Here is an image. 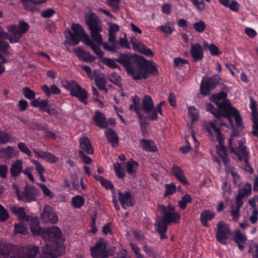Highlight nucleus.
<instances>
[{"mask_svg":"<svg viewBox=\"0 0 258 258\" xmlns=\"http://www.w3.org/2000/svg\"><path fill=\"white\" fill-rule=\"evenodd\" d=\"M61 235V232L57 226H52L47 229L45 236H47V241L42 248L43 255L41 258H55L62 254L63 247L56 243ZM38 252V246L27 245L20 247L12 258H36Z\"/></svg>","mask_w":258,"mask_h":258,"instance_id":"1","label":"nucleus"},{"mask_svg":"<svg viewBox=\"0 0 258 258\" xmlns=\"http://www.w3.org/2000/svg\"><path fill=\"white\" fill-rule=\"evenodd\" d=\"M164 104V101L160 102L155 107L154 102L151 97L149 95H145L142 100L140 108L145 113L148 114L146 118L155 120L158 119V113L162 115V106Z\"/></svg>","mask_w":258,"mask_h":258,"instance_id":"2","label":"nucleus"},{"mask_svg":"<svg viewBox=\"0 0 258 258\" xmlns=\"http://www.w3.org/2000/svg\"><path fill=\"white\" fill-rule=\"evenodd\" d=\"M139 62L137 63V71L135 80L146 79L149 73L153 75L157 73L155 63L148 61L142 56H138Z\"/></svg>","mask_w":258,"mask_h":258,"instance_id":"3","label":"nucleus"},{"mask_svg":"<svg viewBox=\"0 0 258 258\" xmlns=\"http://www.w3.org/2000/svg\"><path fill=\"white\" fill-rule=\"evenodd\" d=\"M8 28L5 39H9L11 43H15L18 42L23 35L28 31L29 25L26 22H20L18 26L10 25Z\"/></svg>","mask_w":258,"mask_h":258,"instance_id":"4","label":"nucleus"},{"mask_svg":"<svg viewBox=\"0 0 258 258\" xmlns=\"http://www.w3.org/2000/svg\"><path fill=\"white\" fill-rule=\"evenodd\" d=\"M72 29L73 33L81 37V40L86 45L90 46L93 52L99 57L103 56L104 53L101 50L97 45H96L93 41L85 32L84 29L80 24H73Z\"/></svg>","mask_w":258,"mask_h":258,"instance_id":"5","label":"nucleus"},{"mask_svg":"<svg viewBox=\"0 0 258 258\" xmlns=\"http://www.w3.org/2000/svg\"><path fill=\"white\" fill-rule=\"evenodd\" d=\"M91 255L93 258H108L113 255L114 251L107 247V242L100 239L94 246L90 248Z\"/></svg>","mask_w":258,"mask_h":258,"instance_id":"6","label":"nucleus"},{"mask_svg":"<svg viewBox=\"0 0 258 258\" xmlns=\"http://www.w3.org/2000/svg\"><path fill=\"white\" fill-rule=\"evenodd\" d=\"M64 87L70 92L72 96L78 98L80 101L85 104L87 103L88 93L86 90L81 87L76 82H67L66 85H64Z\"/></svg>","mask_w":258,"mask_h":258,"instance_id":"7","label":"nucleus"},{"mask_svg":"<svg viewBox=\"0 0 258 258\" xmlns=\"http://www.w3.org/2000/svg\"><path fill=\"white\" fill-rule=\"evenodd\" d=\"M209 124L216 134L217 140L218 141L219 144L216 146V152L222 159L225 166H227L228 164L229 159L226 155V149L223 145V142L224 139L223 136L221 134L220 130L216 127L214 123L210 122Z\"/></svg>","mask_w":258,"mask_h":258,"instance_id":"8","label":"nucleus"},{"mask_svg":"<svg viewBox=\"0 0 258 258\" xmlns=\"http://www.w3.org/2000/svg\"><path fill=\"white\" fill-rule=\"evenodd\" d=\"M137 60L136 62V66L134 65V59L130 54H121L119 57L116 59V61L122 64L125 68L126 71L135 80L137 71V63L139 62L138 56Z\"/></svg>","mask_w":258,"mask_h":258,"instance_id":"9","label":"nucleus"},{"mask_svg":"<svg viewBox=\"0 0 258 258\" xmlns=\"http://www.w3.org/2000/svg\"><path fill=\"white\" fill-rule=\"evenodd\" d=\"M13 188L16 190L18 198L19 200L25 202H31L35 200L37 194V189L31 186H26L24 190L21 192L16 185H13Z\"/></svg>","mask_w":258,"mask_h":258,"instance_id":"10","label":"nucleus"},{"mask_svg":"<svg viewBox=\"0 0 258 258\" xmlns=\"http://www.w3.org/2000/svg\"><path fill=\"white\" fill-rule=\"evenodd\" d=\"M226 97V93L221 92L218 94H212L210 97V100L217 105L219 109L225 113L232 107Z\"/></svg>","mask_w":258,"mask_h":258,"instance_id":"11","label":"nucleus"},{"mask_svg":"<svg viewBox=\"0 0 258 258\" xmlns=\"http://www.w3.org/2000/svg\"><path fill=\"white\" fill-rule=\"evenodd\" d=\"M221 78L218 75L203 79L200 86V91L202 95H207L218 85Z\"/></svg>","mask_w":258,"mask_h":258,"instance_id":"12","label":"nucleus"},{"mask_svg":"<svg viewBox=\"0 0 258 258\" xmlns=\"http://www.w3.org/2000/svg\"><path fill=\"white\" fill-rule=\"evenodd\" d=\"M159 209L163 214L164 220L167 223L176 222L180 218V214L175 212V208L171 205H169L167 207L159 206Z\"/></svg>","mask_w":258,"mask_h":258,"instance_id":"13","label":"nucleus"},{"mask_svg":"<svg viewBox=\"0 0 258 258\" xmlns=\"http://www.w3.org/2000/svg\"><path fill=\"white\" fill-rule=\"evenodd\" d=\"M231 231L229 225L223 221H220L217 224L216 237L217 240L221 244H226V239L231 234Z\"/></svg>","mask_w":258,"mask_h":258,"instance_id":"14","label":"nucleus"},{"mask_svg":"<svg viewBox=\"0 0 258 258\" xmlns=\"http://www.w3.org/2000/svg\"><path fill=\"white\" fill-rule=\"evenodd\" d=\"M245 140L242 139L238 141V147L237 148H232L231 151L238 156L239 160H243L245 163L247 165L248 163V157L246 151V147L243 145Z\"/></svg>","mask_w":258,"mask_h":258,"instance_id":"15","label":"nucleus"},{"mask_svg":"<svg viewBox=\"0 0 258 258\" xmlns=\"http://www.w3.org/2000/svg\"><path fill=\"white\" fill-rule=\"evenodd\" d=\"M251 192V186L249 183H246L239 188L236 197V201L238 207H242L243 204V199L249 196Z\"/></svg>","mask_w":258,"mask_h":258,"instance_id":"16","label":"nucleus"},{"mask_svg":"<svg viewBox=\"0 0 258 258\" xmlns=\"http://www.w3.org/2000/svg\"><path fill=\"white\" fill-rule=\"evenodd\" d=\"M131 42L135 50L138 51L140 53L148 56H153L154 55V53L151 49L148 48L145 45L139 41L136 38H132Z\"/></svg>","mask_w":258,"mask_h":258,"instance_id":"17","label":"nucleus"},{"mask_svg":"<svg viewBox=\"0 0 258 258\" xmlns=\"http://www.w3.org/2000/svg\"><path fill=\"white\" fill-rule=\"evenodd\" d=\"M85 21L91 31H103L101 21L96 16L91 15L86 17Z\"/></svg>","mask_w":258,"mask_h":258,"instance_id":"18","label":"nucleus"},{"mask_svg":"<svg viewBox=\"0 0 258 258\" xmlns=\"http://www.w3.org/2000/svg\"><path fill=\"white\" fill-rule=\"evenodd\" d=\"M190 53L194 62L202 60L204 57L203 49L199 43L192 44Z\"/></svg>","mask_w":258,"mask_h":258,"instance_id":"19","label":"nucleus"},{"mask_svg":"<svg viewBox=\"0 0 258 258\" xmlns=\"http://www.w3.org/2000/svg\"><path fill=\"white\" fill-rule=\"evenodd\" d=\"M41 218L45 222H49L52 224L56 223L58 218L51 207L46 206L41 215Z\"/></svg>","mask_w":258,"mask_h":258,"instance_id":"20","label":"nucleus"},{"mask_svg":"<svg viewBox=\"0 0 258 258\" xmlns=\"http://www.w3.org/2000/svg\"><path fill=\"white\" fill-rule=\"evenodd\" d=\"M232 116L235 118L237 125L238 126H241L242 125L241 117L240 116L238 110L233 106L224 114V117L227 118L230 123L233 124V120L232 119Z\"/></svg>","mask_w":258,"mask_h":258,"instance_id":"21","label":"nucleus"},{"mask_svg":"<svg viewBox=\"0 0 258 258\" xmlns=\"http://www.w3.org/2000/svg\"><path fill=\"white\" fill-rule=\"evenodd\" d=\"M73 51L80 59L85 62H92L96 59L94 56L91 55L89 52L84 50L81 47L74 49Z\"/></svg>","mask_w":258,"mask_h":258,"instance_id":"22","label":"nucleus"},{"mask_svg":"<svg viewBox=\"0 0 258 258\" xmlns=\"http://www.w3.org/2000/svg\"><path fill=\"white\" fill-rule=\"evenodd\" d=\"M118 199L122 207L124 209H127L130 206H132V196L130 192L127 191L118 192Z\"/></svg>","mask_w":258,"mask_h":258,"instance_id":"23","label":"nucleus"},{"mask_svg":"<svg viewBox=\"0 0 258 258\" xmlns=\"http://www.w3.org/2000/svg\"><path fill=\"white\" fill-rule=\"evenodd\" d=\"M233 240L237 243L238 248L243 250L244 248V244L246 243L247 238L239 230H235L233 236Z\"/></svg>","mask_w":258,"mask_h":258,"instance_id":"24","label":"nucleus"},{"mask_svg":"<svg viewBox=\"0 0 258 258\" xmlns=\"http://www.w3.org/2000/svg\"><path fill=\"white\" fill-rule=\"evenodd\" d=\"M80 147L82 152H85L88 154H92L93 150L91 142L88 137H82L79 139Z\"/></svg>","mask_w":258,"mask_h":258,"instance_id":"25","label":"nucleus"},{"mask_svg":"<svg viewBox=\"0 0 258 258\" xmlns=\"http://www.w3.org/2000/svg\"><path fill=\"white\" fill-rule=\"evenodd\" d=\"M93 120L95 124L100 128H105L108 125L104 114L98 110L95 111Z\"/></svg>","mask_w":258,"mask_h":258,"instance_id":"26","label":"nucleus"},{"mask_svg":"<svg viewBox=\"0 0 258 258\" xmlns=\"http://www.w3.org/2000/svg\"><path fill=\"white\" fill-rule=\"evenodd\" d=\"M23 162L21 160L18 159L13 163L10 168V173L13 177H18L22 172Z\"/></svg>","mask_w":258,"mask_h":258,"instance_id":"27","label":"nucleus"},{"mask_svg":"<svg viewBox=\"0 0 258 258\" xmlns=\"http://www.w3.org/2000/svg\"><path fill=\"white\" fill-rule=\"evenodd\" d=\"M171 172L173 175L181 183L184 184H187L188 181L184 176V172L180 167L174 165L171 169Z\"/></svg>","mask_w":258,"mask_h":258,"instance_id":"28","label":"nucleus"},{"mask_svg":"<svg viewBox=\"0 0 258 258\" xmlns=\"http://www.w3.org/2000/svg\"><path fill=\"white\" fill-rule=\"evenodd\" d=\"M105 133L107 141L110 143L113 147H115L118 145V137L112 128H107L105 131Z\"/></svg>","mask_w":258,"mask_h":258,"instance_id":"29","label":"nucleus"},{"mask_svg":"<svg viewBox=\"0 0 258 258\" xmlns=\"http://www.w3.org/2000/svg\"><path fill=\"white\" fill-rule=\"evenodd\" d=\"M215 214L214 212L209 210H205L203 212L200 216V220L202 224L206 227H208V221L212 220L215 217Z\"/></svg>","mask_w":258,"mask_h":258,"instance_id":"30","label":"nucleus"},{"mask_svg":"<svg viewBox=\"0 0 258 258\" xmlns=\"http://www.w3.org/2000/svg\"><path fill=\"white\" fill-rule=\"evenodd\" d=\"M13 249V245L2 242L0 243V258H9Z\"/></svg>","mask_w":258,"mask_h":258,"instance_id":"31","label":"nucleus"},{"mask_svg":"<svg viewBox=\"0 0 258 258\" xmlns=\"http://www.w3.org/2000/svg\"><path fill=\"white\" fill-rule=\"evenodd\" d=\"M66 37H69L70 39V42L66 41H64V45L68 50V51H70L68 48V45L70 44H72L74 45H77L81 40V37L79 36H78L75 34L72 33L70 30H68L66 32Z\"/></svg>","mask_w":258,"mask_h":258,"instance_id":"32","label":"nucleus"},{"mask_svg":"<svg viewBox=\"0 0 258 258\" xmlns=\"http://www.w3.org/2000/svg\"><path fill=\"white\" fill-rule=\"evenodd\" d=\"M10 209L13 214L18 217L21 220H28L23 207H19L16 206L11 205Z\"/></svg>","mask_w":258,"mask_h":258,"instance_id":"33","label":"nucleus"},{"mask_svg":"<svg viewBox=\"0 0 258 258\" xmlns=\"http://www.w3.org/2000/svg\"><path fill=\"white\" fill-rule=\"evenodd\" d=\"M141 145L144 150L148 152H155L157 148L154 142L152 141L142 139L140 141Z\"/></svg>","mask_w":258,"mask_h":258,"instance_id":"34","label":"nucleus"},{"mask_svg":"<svg viewBox=\"0 0 258 258\" xmlns=\"http://www.w3.org/2000/svg\"><path fill=\"white\" fill-rule=\"evenodd\" d=\"M130 109L131 110L135 111L137 114L141 126L145 127L147 124L146 117L140 112L139 108L134 104H131L130 105Z\"/></svg>","mask_w":258,"mask_h":258,"instance_id":"35","label":"nucleus"},{"mask_svg":"<svg viewBox=\"0 0 258 258\" xmlns=\"http://www.w3.org/2000/svg\"><path fill=\"white\" fill-rule=\"evenodd\" d=\"M206 109L207 111L214 114V116L217 118L218 120H220L221 117L224 116L225 112L220 109H216L211 103H208L206 105Z\"/></svg>","mask_w":258,"mask_h":258,"instance_id":"36","label":"nucleus"},{"mask_svg":"<svg viewBox=\"0 0 258 258\" xmlns=\"http://www.w3.org/2000/svg\"><path fill=\"white\" fill-rule=\"evenodd\" d=\"M139 164L134 160H131L125 163L127 173L131 175H134L138 168Z\"/></svg>","mask_w":258,"mask_h":258,"instance_id":"37","label":"nucleus"},{"mask_svg":"<svg viewBox=\"0 0 258 258\" xmlns=\"http://www.w3.org/2000/svg\"><path fill=\"white\" fill-rule=\"evenodd\" d=\"M168 224L163 219L158 218L155 224L156 229L158 232H166Z\"/></svg>","mask_w":258,"mask_h":258,"instance_id":"38","label":"nucleus"},{"mask_svg":"<svg viewBox=\"0 0 258 258\" xmlns=\"http://www.w3.org/2000/svg\"><path fill=\"white\" fill-rule=\"evenodd\" d=\"M173 25V23L168 22L163 25L159 26L157 29L167 35H170L174 30Z\"/></svg>","mask_w":258,"mask_h":258,"instance_id":"39","label":"nucleus"},{"mask_svg":"<svg viewBox=\"0 0 258 258\" xmlns=\"http://www.w3.org/2000/svg\"><path fill=\"white\" fill-rule=\"evenodd\" d=\"M102 31H91L90 35L93 40L95 41L96 43H95L96 45H97L99 48V46L101 45L103 42V39L102 37V35L100 34V32Z\"/></svg>","mask_w":258,"mask_h":258,"instance_id":"40","label":"nucleus"},{"mask_svg":"<svg viewBox=\"0 0 258 258\" xmlns=\"http://www.w3.org/2000/svg\"><path fill=\"white\" fill-rule=\"evenodd\" d=\"M33 163L35 166V169L39 174L40 178L42 182H45L46 179L43 175L44 173L45 172V169L41 165V164L36 160H33Z\"/></svg>","mask_w":258,"mask_h":258,"instance_id":"41","label":"nucleus"},{"mask_svg":"<svg viewBox=\"0 0 258 258\" xmlns=\"http://www.w3.org/2000/svg\"><path fill=\"white\" fill-rule=\"evenodd\" d=\"M256 102L252 99L251 100L250 108L252 111L253 122L254 123V126L256 127L258 125V112L256 111Z\"/></svg>","mask_w":258,"mask_h":258,"instance_id":"42","label":"nucleus"},{"mask_svg":"<svg viewBox=\"0 0 258 258\" xmlns=\"http://www.w3.org/2000/svg\"><path fill=\"white\" fill-rule=\"evenodd\" d=\"M31 222L30 228L32 232L35 234H38L40 231L39 219L33 218L31 220Z\"/></svg>","mask_w":258,"mask_h":258,"instance_id":"43","label":"nucleus"},{"mask_svg":"<svg viewBox=\"0 0 258 258\" xmlns=\"http://www.w3.org/2000/svg\"><path fill=\"white\" fill-rule=\"evenodd\" d=\"M192 198L190 196L186 194L182 197L181 200L178 202V206L181 209H184L187 203H189L191 202Z\"/></svg>","mask_w":258,"mask_h":258,"instance_id":"44","label":"nucleus"},{"mask_svg":"<svg viewBox=\"0 0 258 258\" xmlns=\"http://www.w3.org/2000/svg\"><path fill=\"white\" fill-rule=\"evenodd\" d=\"M143 248L146 253L148 255V256L151 257L152 258H156L158 257V253L152 247L148 246L146 244H145L144 245Z\"/></svg>","mask_w":258,"mask_h":258,"instance_id":"45","label":"nucleus"},{"mask_svg":"<svg viewBox=\"0 0 258 258\" xmlns=\"http://www.w3.org/2000/svg\"><path fill=\"white\" fill-rule=\"evenodd\" d=\"M113 166L117 176L119 178H124L125 176V172L122 169L121 164L117 162L114 164Z\"/></svg>","mask_w":258,"mask_h":258,"instance_id":"46","label":"nucleus"},{"mask_svg":"<svg viewBox=\"0 0 258 258\" xmlns=\"http://www.w3.org/2000/svg\"><path fill=\"white\" fill-rule=\"evenodd\" d=\"M95 81L96 85L100 90H105L106 92L107 91L105 88L106 81L104 77H97Z\"/></svg>","mask_w":258,"mask_h":258,"instance_id":"47","label":"nucleus"},{"mask_svg":"<svg viewBox=\"0 0 258 258\" xmlns=\"http://www.w3.org/2000/svg\"><path fill=\"white\" fill-rule=\"evenodd\" d=\"M84 203V199L80 196H77L72 199V204L76 208H80Z\"/></svg>","mask_w":258,"mask_h":258,"instance_id":"48","label":"nucleus"},{"mask_svg":"<svg viewBox=\"0 0 258 258\" xmlns=\"http://www.w3.org/2000/svg\"><path fill=\"white\" fill-rule=\"evenodd\" d=\"M193 28L197 32L202 33L206 29V25L204 21H199L193 24Z\"/></svg>","mask_w":258,"mask_h":258,"instance_id":"49","label":"nucleus"},{"mask_svg":"<svg viewBox=\"0 0 258 258\" xmlns=\"http://www.w3.org/2000/svg\"><path fill=\"white\" fill-rule=\"evenodd\" d=\"M165 191L164 193V196L165 197L172 195L176 191V186L173 183L166 184L165 185Z\"/></svg>","mask_w":258,"mask_h":258,"instance_id":"50","label":"nucleus"},{"mask_svg":"<svg viewBox=\"0 0 258 258\" xmlns=\"http://www.w3.org/2000/svg\"><path fill=\"white\" fill-rule=\"evenodd\" d=\"M43 160L51 163H56L59 161L57 157L48 152H45Z\"/></svg>","mask_w":258,"mask_h":258,"instance_id":"51","label":"nucleus"},{"mask_svg":"<svg viewBox=\"0 0 258 258\" xmlns=\"http://www.w3.org/2000/svg\"><path fill=\"white\" fill-rule=\"evenodd\" d=\"M81 68L87 73L88 77L91 80H93L94 79L95 76L96 75L97 72L96 70H94V71L92 72L90 67L85 65L82 66Z\"/></svg>","mask_w":258,"mask_h":258,"instance_id":"52","label":"nucleus"},{"mask_svg":"<svg viewBox=\"0 0 258 258\" xmlns=\"http://www.w3.org/2000/svg\"><path fill=\"white\" fill-rule=\"evenodd\" d=\"M241 207H238L236 203V201H235V207L234 206H232L231 208L232 210L231 212V214L232 216L233 219L234 220H237L240 216L239 213V209Z\"/></svg>","mask_w":258,"mask_h":258,"instance_id":"53","label":"nucleus"},{"mask_svg":"<svg viewBox=\"0 0 258 258\" xmlns=\"http://www.w3.org/2000/svg\"><path fill=\"white\" fill-rule=\"evenodd\" d=\"M188 113L192 122L198 119V112L194 106H190L188 108Z\"/></svg>","mask_w":258,"mask_h":258,"instance_id":"54","label":"nucleus"},{"mask_svg":"<svg viewBox=\"0 0 258 258\" xmlns=\"http://www.w3.org/2000/svg\"><path fill=\"white\" fill-rule=\"evenodd\" d=\"M23 93L24 96L29 99H33L35 97V92L28 87L23 88Z\"/></svg>","mask_w":258,"mask_h":258,"instance_id":"55","label":"nucleus"},{"mask_svg":"<svg viewBox=\"0 0 258 258\" xmlns=\"http://www.w3.org/2000/svg\"><path fill=\"white\" fill-rule=\"evenodd\" d=\"M101 45H102L103 48L107 51H111V52H113L116 51L117 47V44L110 43L109 44L106 42H103L101 44Z\"/></svg>","mask_w":258,"mask_h":258,"instance_id":"56","label":"nucleus"},{"mask_svg":"<svg viewBox=\"0 0 258 258\" xmlns=\"http://www.w3.org/2000/svg\"><path fill=\"white\" fill-rule=\"evenodd\" d=\"M102 62L109 68L115 69L118 67L115 61L109 58L105 57L103 58Z\"/></svg>","mask_w":258,"mask_h":258,"instance_id":"57","label":"nucleus"},{"mask_svg":"<svg viewBox=\"0 0 258 258\" xmlns=\"http://www.w3.org/2000/svg\"><path fill=\"white\" fill-rule=\"evenodd\" d=\"M9 217L8 211L0 204V221L4 222L7 221Z\"/></svg>","mask_w":258,"mask_h":258,"instance_id":"58","label":"nucleus"},{"mask_svg":"<svg viewBox=\"0 0 258 258\" xmlns=\"http://www.w3.org/2000/svg\"><path fill=\"white\" fill-rule=\"evenodd\" d=\"M252 258H258V245L255 243H251L249 245L248 253H252Z\"/></svg>","mask_w":258,"mask_h":258,"instance_id":"59","label":"nucleus"},{"mask_svg":"<svg viewBox=\"0 0 258 258\" xmlns=\"http://www.w3.org/2000/svg\"><path fill=\"white\" fill-rule=\"evenodd\" d=\"M10 136L5 132L0 130V144H5L10 141Z\"/></svg>","mask_w":258,"mask_h":258,"instance_id":"60","label":"nucleus"},{"mask_svg":"<svg viewBox=\"0 0 258 258\" xmlns=\"http://www.w3.org/2000/svg\"><path fill=\"white\" fill-rule=\"evenodd\" d=\"M18 147L20 150L23 153L27 154L29 156H32V153L30 150L28 148L26 145L22 142L19 143L18 144Z\"/></svg>","mask_w":258,"mask_h":258,"instance_id":"61","label":"nucleus"},{"mask_svg":"<svg viewBox=\"0 0 258 258\" xmlns=\"http://www.w3.org/2000/svg\"><path fill=\"white\" fill-rule=\"evenodd\" d=\"M39 186L41 188L43 191V193L45 196L49 197V198H52L54 196L53 193L46 187L45 184L40 183Z\"/></svg>","mask_w":258,"mask_h":258,"instance_id":"62","label":"nucleus"},{"mask_svg":"<svg viewBox=\"0 0 258 258\" xmlns=\"http://www.w3.org/2000/svg\"><path fill=\"white\" fill-rule=\"evenodd\" d=\"M191 3L200 11H202L205 9V4L203 1L199 0H189Z\"/></svg>","mask_w":258,"mask_h":258,"instance_id":"63","label":"nucleus"},{"mask_svg":"<svg viewBox=\"0 0 258 258\" xmlns=\"http://www.w3.org/2000/svg\"><path fill=\"white\" fill-rule=\"evenodd\" d=\"M131 246L132 249L135 254H136L137 258H143L144 255L140 252V250L139 247L136 244L133 243H131Z\"/></svg>","mask_w":258,"mask_h":258,"instance_id":"64","label":"nucleus"}]
</instances>
